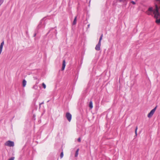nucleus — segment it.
Wrapping results in <instances>:
<instances>
[{
    "mask_svg": "<svg viewBox=\"0 0 160 160\" xmlns=\"http://www.w3.org/2000/svg\"><path fill=\"white\" fill-rule=\"evenodd\" d=\"M4 0H0V6L3 3Z\"/></svg>",
    "mask_w": 160,
    "mask_h": 160,
    "instance_id": "6ab92c4d",
    "label": "nucleus"
},
{
    "mask_svg": "<svg viewBox=\"0 0 160 160\" xmlns=\"http://www.w3.org/2000/svg\"><path fill=\"white\" fill-rule=\"evenodd\" d=\"M53 32H54L56 35L57 33V31L56 30H55Z\"/></svg>",
    "mask_w": 160,
    "mask_h": 160,
    "instance_id": "b1692460",
    "label": "nucleus"
},
{
    "mask_svg": "<svg viewBox=\"0 0 160 160\" xmlns=\"http://www.w3.org/2000/svg\"><path fill=\"white\" fill-rule=\"evenodd\" d=\"M36 33H35L33 35V37H35L36 36Z\"/></svg>",
    "mask_w": 160,
    "mask_h": 160,
    "instance_id": "a878e982",
    "label": "nucleus"
},
{
    "mask_svg": "<svg viewBox=\"0 0 160 160\" xmlns=\"http://www.w3.org/2000/svg\"><path fill=\"white\" fill-rule=\"evenodd\" d=\"M14 157H12L9 159L8 160H14Z\"/></svg>",
    "mask_w": 160,
    "mask_h": 160,
    "instance_id": "aec40b11",
    "label": "nucleus"
},
{
    "mask_svg": "<svg viewBox=\"0 0 160 160\" xmlns=\"http://www.w3.org/2000/svg\"><path fill=\"white\" fill-rule=\"evenodd\" d=\"M54 29V28H52L51 30H50L47 33V34H48L51 31H52V30H53V29Z\"/></svg>",
    "mask_w": 160,
    "mask_h": 160,
    "instance_id": "412c9836",
    "label": "nucleus"
},
{
    "mask_svg": "<svg viewBox=\"0 0 160 160\" xmlns=\"http://www.w3.org/2000/svg\"><path fill=\"white\" fill-rule=\"evenodd\" d=\"M42 86L45 89L46 88V85L44 83H42Z\"/></svg>",
    "mask_w": 160,
    "mask_h": 160,
    "instance_id": "f3484780",
    "label": "nucleus"
},
{
    "mask_svg": "<svg viewBox=\"0 0 160 160\" xmlns=\"http://www.w3.org/2000/svg\"><path fill=\"white\" fill-rule=\"evenodd\" d=\"M157 107V105L154 108L151 110V111L148 115V118H150L152 116L155 112V111Z\"/></svg>",
    "mask_w": 160,
    "mask_h": 160,
    "instance_id": "7ed1b4c3",
    "label": "nucleus"
},
{
    "mask_svg": "<svg viewBox=\"0 0 160 160\" xmlns=\"http://www.w3.org/2000/svg\"><path fill=\"white\" fill-rule=\"evenodd\" d=\"M137 129H138V127H137L136 128H135V134H136V136H137Z\"/></svg>",
    "mask_w": 160,
    "mask_h": 160,
    "instance_id": "a211bd4d",
    "label": "nucleus"
},
{
    "mask_svg": "<svg viewBox=\"0 0 160 160\" xmlns=\"http://www.w3.org/2000/svg\"><path fill=\"white\" fill-rule=\"evenodd\" d=\"M90 24H89L88 25V28H89L90 27Z\"/></svg>",
    "mask_w": 160,
    "mask_h": 160,
    "instance_id": "bb28decb",
    "label": "nucleus"
},
{
    "mask_svg": "<svg viewBox=\"0 0 160 160\" xmlns=\"http://www.w3.org/2000/svg\"><path fill=\"white\" fill-rule=\"evenodd\" d=\"M44 103V102H41V103H40V104H39V105L40 106L41 105V104H42Z\"/></svg>",
    "mask_w": 160,
    "mask_h": 160,
    "instance_id": "393cba45",
    "label": "nucleus"
},
{
    "mask_svg": "<svg viewBox=\"0 0 160 160\" xmlns=\"http://www.w3.org/2000/svg\"><path fill=\"white\" fill-rule=\"evenodd\" d=\"M131 2L133 4V5H135L136 4V3L135 2L133 1H132Z\"/></svg>",
    "mask_w": 160,
    "mask_h": 160,
    "instance_id": "4be33fe9",
    "label": "nucleus"
},
{
    "mask_svg": "<svg viewBox=\"0 0 160 160\" xmlns=\"http://www.w3.org/2000/svg\"><path fill=\"white\" fill-rule=\"evenodd\" d=\"M128 0H119V1L122 2L123 3H125L126 4Z\"/></svg>",
    "mask_w": 160,
    "mask_h": 160,
    "instance_id": "6e6552de",
    "label": "nucleus"
},
{
    "mask_svg": "<svg viewBox=\"0 0 160 160\" xmlns=\"http://www.w3.org/2000/svg\"><path fill=\"white\" fill-rule=\"evenodd\" d=\"M63 156V152H61L60 155V157L61 158H62Z\"/></svg>",
    "mask_w": 160,
    "mask_h": 160,
    "instance_id": "dca6fc26",
    "label": "nucleus"
},
{
    "mask_svg": "<svg viewBox=\"0 0 160 160\" xmlns=\"http://www.w3.org/2000/svg\"><path fill=\"white\" fill-rule=\"evenodd\" d=\"M156 22L157 23H160V18L159 19H157L156 20Z\"/></svg>",
    "mask_w": 160,
    "mask_h": 160,
    "instance_id": "2eb2a0df",
    "label": "nucleus"
},
{
    "mask_svg": "<svg viewBox=\"0 0 160 160\" xmlns=\"http://www.w3.org/2000/svg\"><path fill=\"white\" fill-rule=\"evenodd\" d=\"M79 150V149L78 148L77 150L76 151L75 154V157H77L78 156V154Z\"/></svg>",
    "mask_w": 160,
    "mask_h": 160,
    "instance_id": "9d476101",
    "label": "nucleus"
},
{
    "mask_svg": "<svg viewBox=\"0 0 160 160\" xmlns=\"http://www.w3.org/2000/svg\"><path fill=\"white\" fill-rule=\"evenodd\" d=\"M101 45V43H100L98 42V44L96 45L95 49L97 51H99L101 49L100 46Z\"/></svg>",
    "mask_w": 160,
    "mask_h": 160,
    "instance_id": "39448f33",
    "label": "nucleus"
},
{
    "mask_svg": "<svg viewBox=\"0 0 160 160\" xmlns=\"http://www.w3.org/2000/svg\"><path fill=\"white\" fill-rule=\"evenodd\" d=\"M72 115L69 112L66 114V117L69 122H70L72 119Z\"/></svg>",
    "mask_w": 160,
    "mask_h": 160,
    "instance_id": "20e7f679",
    "label": "nucleus"
},
{
    "mask_svg": "<svg viewBox=\"0 0 160 160\" xmlns=\"http://www.w3.org/2000/svg\"><path fill=\"white\" fill-rule=\"evenodd\" d=\"M4 44V41H3L1 43L0 45V54L2 52V48Z\"/></svg>",
    "mask_w": 160,
    "mask_h": 160,
    "instance_id": "423d86ee",
    "label": "nucleus"
},
{
    "mask_svg": "<svg viewBox=\"0 0 160 160\" xmlns=\"http://www.w3.org/2000/svg\"><path fill=\"white\" fill-rule=\"evenodd\" d=\"M146 13L148 15H151L152 16L154 15V18L156 19L158 18L160 16L158 8L157 5L156 6V9L155 10H153L152 7L149 8L148 10L146 12Z\"/></svg>",
    "mask_w": 160,
    "mask_h": 160,
    "instance_id": "f257e3e1",
    "label": "nucleus"
},
{
    "mask_svg": "<svg viewBox=\"0 0 160 160\" xmlns=\"http://www.w3.org/2000/svg\"><path fill=\"white\" fill-rule=\"evenodd\" d=\"M77 16L75 17V18H74V19L73 20V25H75L76 24V21H77Z\"/></svg>",
    "mask_w": 160,
    "mask_h": 160,
    "instance_id": "f8f14e48",
    "label": "nucleus"
},
{
    "mask_svg": "<svg viewBox=\"0 0 160 160\" xmlns=\"http://www.w3.org/2000/svg\"><path fill=\"white\" fill-rule=\"evenodd\" d=\"M78 141L79 142H80L81 141V138H79L78 139Z\"/></svg>",
    "mask_w": 160,
    "mask_h": 160,
    "instance_id": "5701e85b",
    "label": "nucleus"
},
{
    "mask_svg": "<svg viewBox=\"0 0 160 160\" xmlns=\"http://www.w3.org/2000/svg\"><path fill=\"white\" fill-rule=\"evenodd\" d=\"M42 21H43V19H42L40 21V23H39V24L38 25V28H40L41 27V26H42V25H41L42 24Z\"/></svg>",
    "mask_w": 160,
    "mask_h": 160,
    "instance_id": "ddd939ff",
    "label": "nucleus"
},
{
    "mask_svg": "<svg viewBox=\"0 0 160 160\" xmlns=\"http://www.w3.org/2000/svg\"><path fill=\"white\" fill-rule=\"evenodd\" d=\"M102 37H103V34H102L101 35V36H100V38H99V42H99V43H101V40H102Z\"/></svg>",
    "mask_w": 160,
    "mask_h": 160,
    "instance_id": "4468645a",
    "label": "nucleus"
},
{
    "mask_svg": "<svg viewBox=\"0 0 160 160\" xmlns=\"http://www.w3.org/2000/svg\"><path fill=\"white\" fill-rule=\"evenodd\" d=\"M66 66L65 61V60L63 61L62 65V70L63 71L64 70Z\"/></svg>",
    "mask_w": 160,
    "mask_h": 160,
    "instance_id": "0eeeda50",
    "label": "nucleus"
},
{
    "mask_svg": "<svg viewBox=\"0 0 160 160\" xmlns=\"http://www.w3.org/2000/svg\"><path fill=\"white\" fill-rule=\"evenodd\" d=\"M5 145L9 147H13L14 146V142L10 140L7 141L5 143Z\"/></svg>",
    "mask_w": 160,
    "mask_h": 160,
    "instance_id": "f03ea898",
    "label": "nucleus"
},
{
    "mask_svg": "<svg viewBox=\"0 0 160 160\" xmlns=\"http://www.w3.org/2000/svg\"><path fill=\"white\" fill-rule=\"evenodd\" d=\"M26 81L25 79H24L22 81V86L23 87H25L26 86Z\"/></svg>",
    "mask_w": 160,
    "mask_h": 160,
    "instance_id": "1a4fd4ad",
    "label": "nucleus"
},
{
    "mask_svg": "<svg viewBox=\"0 0 160 160\" xmlns=\"http://www.w3.org/2000/svg\"><path fill=\"white\" fill-rule=\"evenodd\" d=\"M89 107L91 109L93 107L92 103V101H90L89 102Z\"/></svg>",
    "mask_w": 160,
    "mask_h": 160,
    "instance_id": "9b49d317",
    "label": "nucleus"
},
{
    "mask_svg": "<svg viewBox=\"0 0 160 160\" xmlns=\"http://www.w3.org/2000/svg\"><path fill=\"white\" fill-rule=\"evenodd\" d=\"M50 101V100H48V101L47 102H49Z\"/></svg>",
    "mask_w": 160,
    "mask_h": 160,
    "instance_id": "cd10ccee",
    "label": "nucleus"
}]
</instances>
